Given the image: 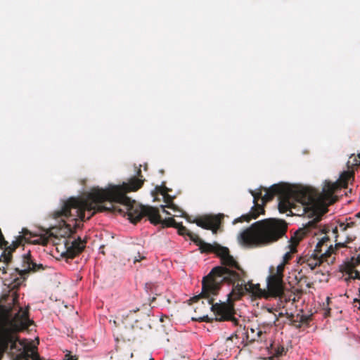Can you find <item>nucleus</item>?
I'll use <instances>...</instances> for the list:
<instances>
[{
	"label": "nucleus",
	"instance_id": "nucleus-1",
	"mask_svg": "<svg viewBox=\"0 0 360 360\" xmlns=\"http://www.w3.org/2000/svg\"><path fill=\"white\" fill-rule=\"evenodd\" d=\"M353 178V172H343L335 182L326 180L321 192L309 188L295 189L283 182L274 184L268 188L261 186L257 191H250L255 205L250 214L242 215L235 220V223L250 221L252 219L257 218L260 214H264V204L276 195L278 197V210L281 213L290 210L296 202L303 205L333 204L335 202L334 193L341 188H346Z\"/></svg>",
	"mask_w": 360,
	"mask_h": 360
},
{
	"label": "nucleus",
	"instance_id": "nucleus-2",
	"mask_svg": "<svg viewBox=\"0 0 360 360\" xmlns=\"http://www.w3.org/2000/svg\"><path fill=\"white\" fill-rule=\"evenodd\" d=\"M145 179H143L141 171L139 169L137 176H133L128 182L120 185L109 184L104 188V202L111 204L107 210L117 212L123 216H128L132 223H137L143 216H147L150 223L156 224L160 221L158 208L151 206H142L127 195L129 192H135L141 188Z\"/></svg>",
	"mask_w": 360,
	"mask_h": 360
},
{
	"label": "nucleus",
	"instance_id": "nucleus-3",
	"mask_svg": "<svg viewBox=\"0 0 360 360\" xmlns=\"http://www.w3.org/2000/svg\"><path fill=\"white\" fill-rule=\"evenodd\" d=\"M246 276L245 271L238 272L228 271L221 266L214 267L210 272L202 278V292L200 295L194 296L193 299L205 297L207 299V308L210 309L215 315V320L218 321H231L234 325L238 324V319L234 316V305L230 300L232 297L229 295L228 302L214 303V296L218 295L223 283H234L237 281H243Z\"/></svg>",
	"mask_w": 360,
	"mask_h": 360
},
{
	"label": "nucleus",
	"instance_id": "nucleus-4",
	"mask_svg": "<svg viewBox=\"0 0 360 360\" xmlns=\"http://www.w3.org/2000/svg\"><path fill=\"white\" fill-rule=\"evenodd\" d=\"M104 188H95L82 197H72L65 201L60 210L53 213L55 219H61L68 233H73L77 226V221L91 219L96 212L106 211L104 202Z\"/></svg>",
	"mask_w": 360,
	"mask_h": 360
},
{
	"label": "nucleus",
	"instance_id": "nucleus-5",
	"mask_svg": "<svg viewBox=\"0 0 360 360\" xmlns=\"http://www.w3.org/2000/svg\"><path fill=\"white\" fill-rule=\"evenodd\" d=\"M287 229L288 225L284 220L266 219L252 224L240 233L239 240L245 245H266L285 236Z\"/></svg>",
	"mask_w": 360,
	"mask_h": 360
},
{
	"label": "nucleus",
	"instance_id": "nucleus-6",
	"mask_svg": "<svg viewBox=\"0 0 360 360\" xmlns=\"http://www.w3.org/2000/svg\"><path fill=\"white\" fill-rule=\"evenodd\" d=\"M192 241L199 247L201 253H214L220 259L221 267H224L228 271H245L238 264V262L230 255L228 248L224 247L214 243H208L202 240L198 236H194Z\"/></svg>",
	"mask_w": 360,
	"mask_h": 360
},
{
	"label": "nucleus",
	"instance_id": "nucleus-7",
	"mask_svg": "<svg viewBox=\"0 0 360 360\" xmlns=\"http://www.w3.org/2000/svg\"><path fill=\"white\" fill-rule=\"evenodd\" d=\"M246 277L247 276L243 278V281H237L236 283H231L233 288L229 296L232 297L233 300L240 299L246 292L255 298H266L267 292L266 290L261 289L259 284H254L252 281L245 283Z\"/></svg>",
	"mask_w": 360,
	"mask_h": 360
},
{
	"label": "nucleus",
	"instance_id": "nucleus-8",
	"mask_svg": "<svg viewBox=\"0 0 360 360\" xmlns=\"http://www.w3.org/2000/svg\"><path fill=\"white\" fill-rule=\"evenodd\" d=\"M122 317L123 318V323L130 324L134 329L146 330L151 328L150 315L139 308L123 314Z\"/></svg>",
	"mask_w": 360,
	"mask_h": 360
},
{
	"label": "nucleus",
	"instance_id": "nucleus-9",
	"mask_svg": "<svg viewBox=\"0 0 360 360\" xmlns=\"http://www.w3.org/2000/svg\"><path fill=\"white\" fill-rule=\"evenodd\" d=\"M86 241L78 238L72 241L65 239V251L62 253V256L66 259H73L79 255L86 246Z\"/></svg>",
	"mask_w": 360,
	"mask_h": 360
},
{
	"label": "nucleus",
	"instance_id": "nucleus-10",
	"mask_svg": "<svg viewBox=\"0 0 360 360\" xmlns=\"http://www.w3.org/2000/svg\"><path fill=\"white\" fill-rule=\"evenodd\" d=\"M284 283L281 277L269 275L267 278L266 298L269 297H280L284 292Z\"/></svg>",
	"mask_w": 360,
	"mask_h": 360
},
{
	"label": "nucleus",
	"instance_id": "nucleus-11",
	"mask_svg": "<svg viewBox=\"0 0 360 360\" xmlns=\"http://www.w3.org/2000/svg\"><path fill=\"white\" fill-rule=\"evenodd\" d=\"M193 223L202 229L212 230L215 233L220 226L221 217L219 215H207L195 219Z\"/></svg>",
	"mask_w": 360,
	"mask_h": 360
},
{
	"label": "nucleus",
	"instance_id": "nucleus-12",
	"mask_svg": "<svg viewBox=\"0 0 360 360\" xmlns=\"http://www.w3.org/2000/svg\"><path fill=\"white\" fill-rule=\"evenodd\" d=\"M321 216L319 215L316 216L314 219L311 221H309L307 224L305 228L304 229H300L297 230L294 235L290 238V248L292 251H295L296 246L300 243V241L303 238L304 235L306 234V230L307 231L311 230V229L316 228L318 225V223L321 221Z\"/></svg>",
	"mask_w": 360,
	"mask_h": 360
},
{
	"label": "nucleus",
	"instance_id": "nucleus-13",
	"mask_svg": "<svg viewBox=\"0 0 360 360\" xmlns=\"http://www.w3.org/2000/svg\"><path fill=\"white\" fill-rule=\"evenodd\" d=\"M13 322L18 330L27 329L33 323L29 319L28 309L19 307L18 311L14 315Z\"/></svg>",
	"mask_w": 360,
	"mask_h": 360
},
{
	"label": "nucleus",
	"instance_id": "nucleus-14",
	"mask_svg": "<svg viewBox=\"0 0 360 360\" xmlns=\"http://www.w3.org/2000/svg\"><path fill=\"white\" fill-rule=\"evenodd\" d=\"M23 264L25 269L19 270L18 269H16V271H19V274L20 276H24L30 271H38L44 269V267L41 264H37L32 261L30 252L23 256Z\"/></svg>",
	"mask_w": 360,
	"mask_h": 360
},
{
	"label": "nucleus",
	"instance_id": "nucleus-15",
	"mask_svg": "<svg viewBox=\"0 0 360 360\" xmlns=\"http://www.w3.org/2000/svg\"><path fill=\"white\" fill-rule=\"evenodd\" d=\"M155 190L163 196L164 202L166 203L167 208H170L174 212H179L181 213L180 216L186 217V214L184 211L179 210L178 207L174 204L173 198L167 193V188L166 187L156 186Z\"/></svg>",
	"mask_w": 360,
	"mask_h": 360
},
{
	"label": "nucleus",
	"instance_id": "nucleus-16",
	"mask_svg": "<svg viewBox=\"0 0 360 360\" xmlns=\"http://www.w3.org/2000/svg\"><path fill=\"white\" fill-rule=\"evenodd\" d=\"M330 241V238L328 236H324L321 238V239L318 242L317 245L315 248V252L319 254H321L323 252V247L326 246V250L322 254V257H329L332 253H333V247L332 245H328V243Z\"/></svg>",
	"mask_w": 360,
	"mask_h": 360
},
{
	"label": "nucleus",
	"instance_id": "nucleus-17",
	"mask_svg": "<svg viewBox=\"0 0 360 360\" xmlns=\"http://www.w3.org/2000/svg\"><path fill=\"white\" fill-rule=\"evenodd\" d=\"M322 254H321V257H319V253L316 255H313L311 257H308L304 259L302 263L305 264L308 267L310 268L311 270H314L316 266H320L323 262V259L324 257H322Z\"/></svg>",
	"mask_w": 360,
	"mask_h": 360
},
{
	"label": "nucleus",
	"instance_id": "nucleus-18",
	"mask_svg": "<svg viewBox=\"0 0 360 360\" xmlns=\"http://www.w3.org/2000/svg\"><path fill=\"white\" fill-rule=\"evenodd\" d=\"M175 229H177L179 235L183 236H188L191 240H192V238H194V236H198L197 234L191 232L186 226H183L182 223H179Z\"/></svg>",
	"mask_w": 360,
	"mask_h": 360
},
{
	"label": "nucleus",
	"instance_id": "nucleus-19",
	"mask_svg": "<svg viewBox=\"0 0 360 360\" xmlns=\"http://www.w3.org/2000/svg\"><path fill=\"white\" fill-rule=\"evenodd\" d=\"M179 223H177L172 217L166 218L162 219L160 215V221L154 224L155 225L161 224L163 227H174L176 228Z\"/></svg>",
	"mask_w": 360,
	"mask_h": 360
},
{
	"label": "nucleus",
	"instance_id": "nucleus-20",
	"mask_svg": "<svg viewBox=\"0 0 360 360\" xmlns=\"http://www.w3.org/2000/svg\"><path fill=\"white\" fill-rule=\"evenodd\" d=\"M202 300L201 304H199V306H197L195 308V311L197 312V310L199 311H207V310H210V309L207 308V299L205 297H200L198 299L195 300L192 297L191 299V301L193 302H199V301Z\"/></svg>",
	"mask_w": 360,
	"mask_h": 360
},
{
	"label": "nucleus",
	"instance_id": "nucleus-21",
	"mask_svg": "<svg viewBox=\"0 0 360 360\" xmlns=\"http://www.w3.org/2000/svg\"><path fill=\"white\" fill-rule=\"evenodd\" d=\"M284 263L278 264L275 269L273 266L270 268V275L283 278Z\"/></svg>",
	"mask_w": 360,
	"mask_h": 360
},
{
	"label": "nucleus",
	"instance_id": "nucleus-22",
	"mask_svg": "<svg viewBox=\"0 0 360 360\" xmlns=\"http://www.w3.org/2000/svg\"><path fill=\"white\" fill-rule=\"evenodd\" d=\"M274 357H280L286 353V349L282 345H278L276 348L274 349Z\"/></svg>",
	"mask_w": 360,
	"mask_h": 360
},
{
	"label": "nucleus",
	"instance_id": "nucleus-23",
	"mask_svg": "<svg viewBox=\"0 0 360 360\" xmlns=\"http://www.w3.org/2000/svg\"><path fill=\"white\" fill-rule=\"evenodd\" d=\"M352 240L353 239L352 238L347 237V240L345 242L336 243L335 247L333 248V253L335 252V250H336L339 248L346 247V244Z\"/></svg>",
	"mask_w": 360,
	"mask_h": 360
},
{
	"label": "nucleus",
	"instance_id": "nucleus-24",
	"mask_svg": "<svg viewBox=\"0 0 360 360\" xmlns=\"http://www.w3.org/2000/svg\"><path fill=\"white\" fill-rule=\"evenodd\" d=\"M355 224H356V223L354 221L346 222V223L342 222V223L340 224V229H341V231H345L348 228H352V227L354 226Z\"/></svg>",
	"mask_w": 360,
	"mask_h": 360
},
{
	"label": "nucleus",
	"instance_id": "nucleus-25",
	"mask_svg": "<svg viewBox=\"0 0 360 360\" xmlns=\"http://www.w3.org/2000/svg\"><path fill=\"white\" fill-rule=\"evenodd\" d=\"M4 312L5 316L8 318H11L13 316L12 308L11 307H5L4 309Z\"/></svg>",
	"mask_w": 360,
	"mask_h": 360
},
{
	"label": "nucleus",
	"instance_id": "nucleus-26",
	"mask_svg": "<svg viewBox=\"0 0 360 360\" xmlns=\"http://www.w3.org/2000/svg\"><path fill=\"white\" fill-rule=\"evenodd\" d=\"M198 319L200 321H204V322H207V323H210L212 321V319H210L208 315H203L202 316H200L199 318H198Z\"/></svg>",
	"mask_w": 360,
	"mask_h": 360
},
{
	"label": "nucleus",
	"instance_id": "nucleus-27",
	"mask_svg": "<svg viewBox=\"0 0 360 360\" xmlns=\"http://www.w3.org/2000/svg\"><path fill=\"white\" fill-rule=\"evenodd\" d=\"M350 275L352 278L360 280V272L359 271L354 270L351 272Z\"/></svg>",
	"mask_w": 360,
	"mask_h": 360
},
{
	"label": "nucleus",
	"instance_id": "nucleus-28",
	"mask_svg": "<svg viewBox=\"0 0 360 360\" xmlns=\"http://www.w3.org/2000/svg\"><path fill=\"white\" fill-rule=\"evenodd\" d=\"M291 253L290 252H286L283 256V262L282 263H287L289 260L291 259Z\"/></svg>",
	"mask_w": 360,
	"mask_h": 360
},
{
	"label": "nucleus",
	"instance_id": "nucleus-29",
	"mask_svg": "<svg viewBox=\"0 0 360 360\" xmlns=\"http://www.w3.org/2000/svg\"><path fill=\"white\" fill-rule=\"evenodd\" d=\"M66 357H68L67 360H77L75 356H71L70 354L66 355Z\"/></svg>",
	"mask_w": 360,
	"mask_h": 360
},
{
	"label": "nucleus",
	"instance_id": "nucleus-30",
	"mask_svg": "<svg viewBox=\"0 0 360 360\" xmlns=\"http://www.w3.org/2000/svg\"><path fill=\"white\" fill-rule=\"evenodd\" d=\"M160 207H161V208L162 210V212H165L166 214H169V215L171 214L168 211H167L165 210V207H167L166 205H162Z\"/></svg>",
	"mask_w": 360,
	"mask_h": 360
},
{
	"label": "nucleus",
	"instance_id": "nucleus-31",
	"mask_svg": "<svg viewBox=\"0 0 360 360\" xmlns=\"http://www.w3.org/2000/svg\"><path fill=\"white\" fill-rule=\"evenodd\" d=\"M329 231H330V229H329V227H328V226H324V227L323 228V229L321 230L322 233H326V234Z\"/></svg>",
	"mask_w": 360,
	"mask_h": 360
},
{
	"label": "nucleus",
	"instance_id": "nucleus-32",
	"mask_svg": "<svg viewBox=\"0 0 360 360\" xmlns=\"http://www.w3.org/2000/svg\"><path fill=\"white\" fill-rule=\"evenodd\" d=\"M355 264H360V253L356 256V258L355 259Z\"/></svg>",
	"mask_w": 360,
	"mask_h": 360
},
{
	"label": "nucleus",
	"instance_id": "nucleus-33",
	"mask_svg": "<svg viewBox=\"0 0 360 360\" xmlns=\"http://www.w3.org/2000/svg\"><path fill=\"white\" fill-rule=\"evenodd\" d=\"M144 258H145L144 257H141L140 255H139V258L135 257L134 262H140L141 259H143Z\"/></svg>",
	"mask_w": 360,
	"mask_h": 360
},
{
	"label": "nucleus",
	"instance_id": "nucleus-34",
	"mask_svg": "<svg viewBox=\"0 0 360 360\" xmlns=\"http://www.w3.org/2000/svg\"><path fill=\"white\" fill-rule=\"evenodd\" d=\"M262 335V331L261 330L257 329V338H260V336Z\"/></svg>",
	"mask_w": 360,
	"mask_h": 360
},
{
	"label": "nucleus",
	"instance_id": "nucleus-35",
	"mask_svg": "<svg viewBox=\"0 0 360 360\" xmlns=\"http://www.w3.org/2000/svg\"><path fill=\"white\" fill-rule=\"evenodd\" d=\"M17 299H18V296L17 295H15V297H13L12 298V302H13V304H15V302H17Z\"/></svg>",
	"mask_w": 360,
	"mask_h": 360
},
{
	"label": "nucleus",
	"instance_id": "nucleus-36",
	"mask_svg": "<svg viewBox=\"0 0 360 360\" xmlns=\"http://www.w3.org/2000/svg\"><path fill=\"white\" fill-rule=\"evenodd\" d=\"M2 271V274H6V269L4 266H3L2 268L0 267V271Z\"/></svg>",
	"mask_w": 360,
	"mask_h": 360
},
{
	"label": "nucleus",
	"instance_id": "nucleus-37",
	"mask_svg": "<svg viewBox=\"0 0 360 360\" xmlns=\"http://www.w3.org/2000/svg\"><path fill=\"white\" fill-rule=\"evenodd\" d=\"M333 233L337 234L338 233V228L337 227L334 228L333 229Z\"/></svg>",
	"mask_w": 360,
	"mask_h": 360
},
{
	"label": "nucleus",
	"instance_id": "nucleus-38",
	"mask_svg": "<svg viewBox=\"0 0 360 360\" xmlns=\"http://www.w3.org/2000/svg\"><path fill=\"white\" fill-rule=\"evenodd\" d=\"M20 285V282H18V283H16V284H14L13 288H15V287H16V286H18V285Z\"/></svg>",
	"mask_w": 360,
	"mask_h": 360
},
{
	"label": "nucleus",
	"instance_id": "nucleus-39",
	"mask_svg": "<svg viewBox=\"0 0 360 360\" xmlns=\"http://www.w3.org/2000/svg\"><path fill=\"white\" fill-rule=\"evenodd\" d=\"M250 331H251L252 333H254L255 330L254 329L251 328Z\"/></svg>",
	"mask_w": 360,
	"mask_h": 360
},
{
	"label": "nucleus",
	"instance_id": "nucleus-40",
	"mask_svg": "<svg viewBox=\"0 0 360 360\" xmlns=\"http://www.w3.org/2000/svg\"><path fill=\"white\" fill-rule=\"evenodd\" d=\"M252 340H253V341L256 340V338L252 337Z\"/></svg>",
	"mask_w": 360,
	"mask_h": 360
},
{
	"label": "nucleus",
	"instance_id": "nucleus-41",
	"mask_svg": "<svg viewBox=\"0 0 360 360\" xmlns=\"http://www.w3.org/2000/svg\"><path fill=\"white\" fill-rule=\"evenodd\" d=\"M356 216H357L358 217H360V213H358V214H356Z\"/></svg>",
	"mask_w": 360,
	"mask_h": 360
},
{
	"label": "nucleus",
	"instance_id": "nucleus-42",
	"mask_svg": "<svg viewBox=\"0 0 360 360\" xmlns=\"http://www.w3.org/2000/svg\"><path fill=\"white\" fill-rule=\"evenodd\" d=\"M292 301H293V302H295V301H296V300H295V297H294V298L292 299Z\"/></svg>",
	"mask_w": 360,
	"mask_h": 360
},
{
	"label": "nucleus",
	"instance_id": "nucleus-43",
	"mask_svg": "<svg viewBox=\"0 0 360 360\" xmlns=\"http://www.w3.org/2000/svg\"><path fill=\"white\" fill-rule=\"evenodd\" d=\"M359 158H360V153L359 154Z\"/></svg>",
	"mask_w": 360,
	"mask_h": 360
}]
</instances>
